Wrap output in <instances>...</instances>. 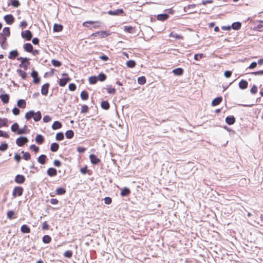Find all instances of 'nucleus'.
<instances>
[{"instance_id": "f257e3e1", "label": "nucleus", "mask_w": 263, "mask_h": 263, "mask_svg": "<svg viewBox=\"0 0 263 263\" xmlns=\"http://www.w3.org/2000/svg\"><path fill=\"white\" fill-rule=\"evenodd\" d=\"M25 117L27 121L33 118L34 121L37 122L41 119L42 114L40 111L35 112L33 110H30L25 114Z\"/></svg>"}, {"instance_id": "f03ea898", "label": "nucleus", "mask_w": 263, "mask_h": 263, "mask_svg": "<svg viewBox=\"0 0 263 263\" xmlns=\"http://www.w3.org/2000/svg\"><path fill=\"white\" fill-rule=\"evenodd\" d=\"M111 32L109 31H100L93 33L90 37L91 39H95L97 37L104 38L109 36Z\"/></svg>"}, {"instance_id": "7ed1b4c3", "label": "nucleus", "mask_w": 263, "mask_h": 263, "mask_svg": "<svg viewBox=\"0 0 263 263\" xmlns=\"http://www.w3.org/2000/svg\"><path fill=\"white\" fill-rule=\"evenodd\" d=\"M24 189L22 186L15 187L12 192V196L14 198L17 196H21L23 195Z\"/></svg>"}, {"instance_id": "20e7f679", "label": "nucleus", "mask_w": 263, "mask_h": 263, "mask_svg": "<svg viewBox=\"0 0 263 263\" xmlns=\"http://www.w3.org/2000/svg\"><path fill=\"white\" fill-rule=\"evenodd\" d=\"M31 76L33 78V82L35 84H39L41 81V78L39 77L38 72L33 70L31 73Z\"/></svg>"}, {"instance_id": "39448f33", "label": "nucleus", "mask_w": 263, "mask_h": 263, "mask_svg": "<svg viewBox=\"0 0 263 263\" xmlns=\"http://www.w3.org/2000/svg\"><path fill=\"white\" fill-rule=\"evenodd\" d=\"M17 60L21 61V63L20 64V67H23L25 70L27 69L29 63L28 62V59L27 58L20 57Z\"/></svg>"}, {"instance_id": "423d86ee", "label": "nucleus", "mask_w": 263, "mask_h": 263, "mask_svg": "<svg viewBox=\"0 0 263 263\" xmlns=\"http://www.w3.org/2000/svg\"><path fill=\"white\" fill-rule=\"evenodd\" d=\"M28 142V139L25 137H21L16 139V143L18 146H23Z\"/></svg>"}, {"instance_id": "0eeeda50", "label": "nucleus", "mask_w": 263, "mask_h": 263, "mask_svg": "<svg viewBox=\"0 0 263 263\" xmlns=\"http://www.w3.org/2000/svg\"><path fill=\"white\" fill-rule=\"evenodd\" d=\"M21 35L23 39L27 41H30L32 37V33L29 30L22 31L21 33Z\"/></svg>"}, {"instance_id": "6e6552de", "label": "nucleus", "mask_w": 263, "mask_h": 263, "mask_svg": "<svg viewBox=\"0 0 263 263\" xmlns=\"http://www.w3.org/2000/svg\"><path fill=\"white\" fill-rule=\"evenodd\" d=\"M71 81V78L69 77L60 79L59 81V84L61 87H64L68 82Z\"/></svg>"}, {"instance_id": "1a4fd4ad", "label": "nucleus", "mask_w": 263, "mask_h": 263, "mask_svg": "<svg viewBox=\"0 0 263 263\" xmlns=\"http://www.w3.org/2000/svg\"><path fill=\"white\" fill-rule=\"evenodd\" d=\"M89 159L91 163L93 164H98L101 161L100 159L94 154H90L89 155Z\"/></svg>"}, {"instance_id": "9d476101", "label": "nucleus", "mask_w": 263, "mask_h": 263, "mask_svg": "<svg viewBox=\"0 0 263 263\" xmlns=\"http://www.w3.org/2000/svg\"><path fill=\"white\" fill-rule=\"evenodd\" d=\"M107 13L111 15H119L123 14L124 13V11L122 9H118L114 11H108Z\"/></svg>"}, {"instance_id": "9b49d317", "label": "nucleus", "mask_w": 263, "mask_h": 263, "mask_svg": "<svg viewBox=\"0 0 263 263\" xmlns=\"http://www.w3.org/2000/svg\"><path fill=\"white\" fill-rule=\"evenodd\" d=\"M14 181L16 183L18 184H22L24 183L25 181V177L22 175H17L14 179Z\"/></svg>"}, {"instance_id": "f8f14e48", "label": "nucleus", "mask_w": 263, "mask_h": 263, "mask_svg": "<svg viewBox=\"0 0 263 263\" xmlns=\"http://www.w3.org/2000/svg\"><path fill=\"white\" fill-rule=\"evenodd\" d=\"M50 86L49 83L44 84L41 88V93L43 95L46 96L48 92V89Z\"/></svg>"}, {"instance_id": "ddd939ff", "label": "nucleus", "mask_w": 263, "mask_h": 263, "mask_svg": "<svg viewBox=\"0 0 263 263\" xmlns=\"http://www.w3.org/2000/svg\"><path fill=\"white\" fill-rule=\"evenodd\" d=\"M4 20L8 24H12L14 22V18L12 14L5 15Z\"/></svg>"}, {"instance_id": "4468645a", "label": "nucleus", "mask_w": 263, "mask_h": 263, "mask_svg": "<svg viewBox=\"0 0 263 263\" xmlns=\"http://www.w3.org/2000/svg\"><path fill=\"white\" fill-rule=\"evenodd\" d=\"M10 28L9 27H5L3 29V32L0 33V36L7 37L10 36Z\"/></svg>"}, {"instance_id": "2eb2a0df", "label": "nucleus", "mask_w": 263, "mask_h": 263, "mask_svg": "<svg viewBox=\"0 0 263 263\" xmlns=\"http://www.w3.org/2000/svg\"><path fill=\"white\" fill-rule=\"evenodd\" d=\"M235 121V118L233 116H228L226 118V122L229 125H232L234 124Z\"/></svg>"}, {"instance_id": "dca6fc26", "label": "nucleus", "mask_w": 263, "mask_h": 263, "mask_svg": "<svg viewBox=\"0 0 263 263\" xmlns=\"http://www.w3.org/2000/svg\"><path fill=\"white\" fill-rule=\"evenodd\" d=\"M47 173L50 177L54 176L57 175V171L55 168L50 167L48 169Z\"/></svg>"}, {"instance_id": "f3484780", "label": "nucleus", "mask_w": 263, "mask_h": 263, "mask_svg": "<svg viewBox=\"0 0 263 263\" xmlns=\"http://www.w3.org/2000/svg\"><path fill=\"white\" fill-rule=\"evenodd\" d=\"M130 194V190L126 187L123 188L121 190V191L120 193V195L122 197L128 196Z\"/></svg>"}, {"instance_id": "a211bd4d", "label": "nucleus", "mask_w": 263, "mask_h": 263, "mask_svg": "<svg viewBox=\"0 0 263 263\" xmlns=\"http://www.w3.org/2000/svg\"><path fill=\"white\" fill-rule=\"evenodd\" d=\"M16 72L21 77L22 79L26 80L27 78L28 75L26 71L22 70L21 69H17Z\"/></svg>"}, {"instance_id": "6ab92c4d", "label": "nucleus", "mask_w": 263, "mask_h": 263, "mask_svg": "<svg viewBox=\"0 0 263 263\" xmlns=\"http://www.w3.org/2000/svg\"><path fill=\"white\" fill-rule=\"evenodd\" d=\"M222 98L221 97H219L213 99L212 101L211 104L213 106H215L219 105L222 102Z\"/></svg>"}, {"instance_id": "aec40b11", "label": "nucleus", "mask_w": 263, "mask_h": 263, "mask_svg": "<svg viewBox=\"0 0 263 263\" xmlns=\"http://www.w3.org/2000/svg\"><path fill=\"white\" fill-rule=\"evenodd\" d=\"M18 55V53L16 50H12L9 52L8 58L10 59L13 60L15 59Z\"/></svg>"}, {"instance_id": "412c9836", "label": "nucleus", "mask_w": 263, "mask_h": 263, "mask_svg": "<svg viewBox=\"0 0 263 263\" xmlns=\"http://www.w3.org/2000/svg\"><path fill=\"white\" fill-rule=\"evenodd\" d=\"M7 218L9 219H14L16 217V214L13 211L10 210L8 211L7 213Z\"/></svg>"}, {"instance_id": "4be33fe9", "label": "nucleus", "mask_w": 263, "mask_h": 263, "mask_svg": "<svg viewBox=\"0 0 263 263\" xmlns=\"http://www.w3.org/2000/svg\"><path fill=\"white\" fill-rule=\"evenodd\" d=\"M0 98L1 99L4 104H7L9 102V96L7 94L1 95L0 96Z\"/></svg>"}, {"instance_id": "5701e85b", "label": "nucleus", "mask_w": 263, "mask_h": 263, "mask_svg": "<svg viewBox=\"0 0 263 263\" xmlns=\"http://www.w3.org/2000/svg\"><path fill=\"white\" fill-rule=\"evenodd\" d=\"M35 142L39 144H42L44 142V138L41 135H37L35 137Z\"/></svg>"}, {"instance_id": "b1692460", "label": "nucleus", "mask_w": 263, "mask_h": 263, "mask_svg": "<svg viewBox=\"0 0 263 263\" xmlns=\"http://www.w3.org/2000/svg\"><path fill=\"white\" fill-rule=\"evenodd\" d=\"M248 83L247 81L242 80L239 83V87L241 89H245L247 88Z\"/></svg>"}, {"instance_id": "393cba45", "label": "nucleus", "mask_w": 263, "mask_h": 263, "mask_svg": "<svg viewBox=\"0 0 263 263\" xmlns=\"http://www.w3.org/2000/svg\"><path fill=\"white\" fill-rule=\"evenodd\" d=\"M24 49L26 51L31 52L32 51L33 46L30 43H26L24 45Z\"/></svg>"}, {"instance_id": "a878e982", "label": "nucleus", "mask_w": 263, "mask_h": 263, "mask_svg": "<svg viewBox=\"0 0 263 263\" xmlns=\"http://www.w3.org/2000/svg\"><path fill=\"white\" fill-rule=\"evenodd\" d=\"M17 105L18 107L21 108H25L26 106V102L25 100H19L17 102Z\"/></svg>"}, {"instance_id": "bb28decb", "label": "nucleus", "mask_w": 263, "mask_h": 263, "mask_svg": "<svg viewBox=\"0 0 263 263\" xmlns=\"http://www.w3.org/2000/svg\"><path fill=\"white\" fill-rule=\"evenodd\" d=\"M62 123L60 122L57 121L54 122V123L52 125V128L53 130H56V129L61 128L62 127Z\"/></svg>"}, {"instance_id": "cd10ccee", "label": "nucleus", "mask_w": 263, "mask_h": 263, "mask_svg": "<svg viewBox=\"0 0 263 263\" xmlns=\"http://www.w3.org/2000/svg\"><path fill=\"white\" fill-rule=\"evenodd\" d=\"M47 157L45 155H41L37 158V161L41 164H44L46 163Z\"/></svg>"}, {"instance_id": "c85d7f7f", "label": "nucleus", "mask_w": 263, "mask_h": 263, "mask_svg": "<svg viewBox=\"0 0 263 263\" xmlns=\"http://www.w3.org/2000/svg\"><path fill=\"white\" fill-rule=\"evenodd\" d=\"M100 24L101 22L99 21H88L84 22L83 23V26L85 27L88 28L89 26L88 24Z\"/></svg>"}, {"instance_id": "c756f323", "label": "nucleus", "mask_w": 263, "mask_h": 263, "mask_svg": "<svg viewBox=\"0 0 263 263\" xmlns=\"http://www.w3.org/2000/svg\"><path fill=\"white\" fill-rule=\"evenodd\" d=\"M168 18V15L167 14H160L157 16V19L159 21H164Z\"/></svg>"}, {"instance_id": "7c9ffc66", "label": "nucleus", "mask_w": 263, "mask_h": 263, "mask_svg": "<svg viewBox=\"0 0 263 263\" xmlns=\"http://www.w3.org/2000/svg\"><path fill=\"white\" fill-rule=\"evenodd\" d=\"M59 145L57 143H52L50 145V151L52 152H55L58 151Z\"/></svg>"}, {"instance_id": "2f4dec72", "label": "nucleus", "mask_w": 263, "mask_h": 263, "mask_svg": "<svg viewBox=\"0 0 263 263\" xmlns=\"http://www.w3.org/2000/svg\"><path fill=\"white\" fill-rule=\"evenodd\" d=\"M8 126V119L0 118V128Z\"/></svg>"}, {"instance_id": "473e14b6", "label": "nucleus", "mask_w": 263, "mask_h": 263, "mask_svg": "<svg viewBox=\"0 0 263 263\" xmlns=\"http://www.w3.org/2000/svg\"><path fill=\"white\" fill-rule=\"evenodd\" d=\"M63 27L61 24H55L53 26V30L54 32H60L62 31Z\"/></svg>"}, {"instance_id": "72a5a7b5", "label": "nucleus", "mask_w": 263, "mask_h": 263, "mask_svg": "<svg viewBox=\"0 0 263 263\" xmlns=\"http://www.w3.org/2000/svg\"><path fill=\"white\" fill-rule=\"evenodd\" d=\"M21 231L23 233H29L30 232V229L26 224H24L21 227Z\"/></svg>"}, {"instance_id": "f704fd0d", "label": "nucleus", "mask_w": 263, "mask_h": 263, "mask_svg": "<svg viewBox=\"0 0 263 263\" xmlns=\"http://www.w3.org/2000/svg\"><path fill=\"white\" fill-rule=\"evenodd\" d=\"M173 72L177 76H181L183 74V70L181 68H177L173 70Z\"/></svg>"}, {"instance_id": "c9c22d12", "label": "nucleus", "mask_w": 263, "mask_h": 263, "mask_svg": "<svg viewBox=\"0 0 263 263\" xmlns=\"http://www.w3.org/2000/svg\"><path fill=\"white\" fill-rule=\"evenodd\" d=\"M196 5L195 4L189 5L184 7V10L185 12H189L190 13L195 12V11H190V10L192 9H194L196 7Z\"/></svg>"}, {"instance_id": "e433bc0d", "label": "nucleus", "mask_w": 263, "mask_h": 263, "mask_svg": "<svg viewBox=\"0 0 263 263\" xmlns=\"http://www.w3.org/2000/svg\"><path fill=\"white\" fill-rule=\"evenodd\" d=\"M101 106L103 109L107 110L109 108L110 105L108 101H103L101 102Z\"/></svg>"}, {"instance_id": "4c0bfd02", "label": "nucleus", "mask_w": 263, "mask_h": 263, "mask_svg": "<svg viewBox=\"0 0 263 263\" xmlns=\"http://www.w3.org/2000/svg\"><path fill=\"white\" fill-rule=\"evenodd\" d=\"M80 96L81 99L84 101L87 100L89 97L88 92L86 90L82 91L81 93Z\"/></svg>"}, {"instance_id": "58836bf2", "label": "nucleus", "mask_w": 263, "mask_h": 263, "mask_svg": "<svg viewBox=\"0 0 263 263\" xmlns=\"http://www.w3.org/2000/svg\"><path fill=\"white\" fill-rule=\"evenodd\" d=\"M66 190L63 187H59L56 189V194L59 195H62L65 194Z\"/></svg>"}, {"instance_id": "ea45409f", "label": "nucleus", "mask_w": 263, "mask_h": 263, "mask_svg": "<svg viewBox=\"0 0 263 263\" xmlns=\"http://www.w3.org/2000/svg\"><path fill=\"white\" fill-rule=\"evenodd\" d=\"M22 154H23V158L26 160H29L31 159V155L28 152H25L24 151H22Z\"/></svg>"}, {"instance_id": "a19ab883", "label": "nucleus", "mask_w": 263, "mask_h": 263, "mask_svg": "<svg viewBox=\"0 0 263 263\" xmlns=\"http://www.w3.org/2000/svg\"><path fill=\"white\" fill-rule=\"evenodd\" d=\"M124 30L126 32L132 33L134 32L135 28L131 26H124Z\"/></svg>"}, {"instance_id": "79ce46f5", "label": "nucleus", "mask_w": 263, "mask_h": 263, "mask_svg": "<svg viewBox=\"0 0 263 263\" xmlns=\"http://www.w3.org/2000/svg\"><path fill=\"white\" fill-rule=\"evenodd\" d=\"M241 24L239 22L233 23L232 25V28L234 30H238L241 28Z\"/></svg>"}, {"instance_id": "37998d69", "label": "nucleus", "mask_w": 263, "mask_h": 263, "mask_svg": "<svg viewBox=\"0 0 263 263\" xmlns=\"http://www.w3.org/2000/svg\"><path fill=\"white\" fill-rule=\"evenodd\" d=\"M169 36L171 37H174L176 39H183V37L181 35L177 34L174 32H172L170 35Z\"/></svg>"}, {"instance_id": "c03bdc74", "label": "nucleus", "mask_w": 263, "mask_h": 263, "mask_svg": "<svg viewBox=\"0 0 263 263\" xmlns=\"http://www.w3.org/2000/svg\"><path fill=\"white\" fill-rule=\"evenodd\" d=\"M106 91L107 93L110 94H115L116 92L115 88L112 87L111 86H107L106 87Z\"/></svg>"}, {"instance_id": "a18cd8bd", "label": "nucleus", "mask_w": 263, "mask_h": 263, "mask_svg": "<svg viewBox=\"0 0 263 263\" xmlns=\"http://www.w3.org/2000/svg\"><path fill=\"white\" fill-rule=\"evenodd\" d=\"M51 241V238L49 235H46L43 237V241L45 243H49Z\"/></svg>"}, {"instance_id": "49530a36", "label": "nucleus", "mask_w": 263, "mask_h": 263, "mask_svg": "<svg viewBox=\"0 0 263 263\" xmlns=\"http://www.w3.org/2000/svg\"><path fill=\"white\" fill-rule=\"evenodd\" d=\"M65 136L67 139H71L74 136V133L72 130H68L66 131Z\"/></svg>"}, {"instance_id": "de8ad7c7", "label": "nucleus", "mask_w": 263, "mask_h": 263, "mask_svg": "<svg viewBox=\"0 0 263 263\" xmlns=\"http://www.w3.org/2000/svg\"><path fill=\"white\" fill-rule=\"evenodd\" d=\"M137 81L138 84L140 85H143L146 83V80L145 77L142 76L138 78Z\"/></svg>"}, {"instance_id": "09e8293b", "label": "nucleus", "mask_w": 263, "mask_h": 263, "mask_svg": "<svg viewBox=\"0 0 263 263\" xmlns=\"http://www.w3.org/2000/svg\"><path fill=\"white\" fill-rule=\"evenodd\" d=\"M98 77L96 76L90 77L89 78V82L91 84H95L98 82Z\"/></svg>"}, {"instance_id": "8fccbe9b", "label": "nucleus", "mask_w": 263, "mask_h": 263, "mask_svg": "<svg viewBox=\"0 0 263 263\" xmlns=\"http://www.w3.org/2000/svg\"><path fill=\"white\" fill-rule=\"evenodd\" d=\"M64 134L62 132H60L57 134L55 139L58 141H61L64 139Z\"/></svg>"}, {"instance_id": "3c124183", "label": "nucleus", "mask_w": 263, "mask_h": 263, "mask_svg": "<svg viewBox=\"0 0 263 263\" xmlns=\"http://www.w3.org/2000/svg\"><path fill=\"white\" fill-rule=\"evenodd\" d=\"M136 62L133 60H129L126 62V65L129 68H134L136 66Z\"/></svg>"}, {"instance_id": "603ef678", "label": "nucleus", "mask_w": 263, "mask_h": 263, "mask_svg": "<svg viewBox=\"0 0 263 263\" xmlns=\"http://www.w3.org/2000/svg\"><path fill=\"white\" fill-rule=\"evenodd\" d=\"M19 129V126H18V124L17 123H14L12 125V126H11V130L13 132H18V130Z\"/></svg>"}, {"instance_id": "864d4df0", "label": "nucleus", "mask_w": 263, "mask_h": 263, "mask_svg": "<svg viewBox=\"0 0 263 263\" xmlns=\"http://www.w3.org/2000/svg\"><path fill=\"white\" fill-rule=\"evenodd\" d=\"M72 254L73 253L71 250H67L64 252V256L66 258H70L72 256Z\"/></svg>"}, {"instance_id": "5fc2aeb1", "label": "nucleus", "mask_w": 263, "mask_h": 263, "mask_svg": "<svg viewBox=\"0 0 263 263\" xmlns=\"http://www.w3.org/2000/svg\"><path fill=\"white\" fill-rule=\"evenodd\" d=\"M51 63L55 67H60L62 65V63L60 61L54 59L51 60Z\"/></svg>"}, {"instance_id": "6e6d98bb", "label": "nucleus", "mask_w": 263, "mask_h": 263, "mask_svg": "<svg viewBox=\"0 0 263 263\" xmlns=\"http://www.w3.org/2000/svg\"><path fill=\"white\" fill-rule=\"evenodd\" d=\"M8 145L6 143H2L0 145V151H5L8 149Z\"/></svg>"}, {"instance_id": "4d7b16f0", "label": "nucleus", "mask_w": 263, "mask_h": 263, "mask_svg": "<svg viewBox=\"0 0 263 263\" xmlns=\"http://www.w3.org/2000/svg\"><path fill=\"white\" fill-rule=\"evenodd\" d=\"M88 107L86 105H84L82 106L81 112L82 114L87 113L88 111Z\"/></svg>"}, {"instance_id": "13d9d810", "label": "nucleus", "mask_w": 263, "mask_h": 263, "mask_svg": "<svg viewBox=\"0 0 263 263\" xmlns=\"http://www.w3.org/2000/svg\"><path fill=\"white\" fill-rule=\"evenodd\" d=\"M7 37L6 36H0V44H1L2 47L4 48V45L6 43Z\"/></svg>"}, {"instance_id": "bf43d9fd", "label": "nucleus", "mask_w": 263, "mask_h": 263, "mask_svg": "<svg viewBox=\"0 0 263 263\" xmlns=\"http://www.w3.org/2000/svg\"><path fill=\"white\" fill-rule=\"evenodd\" d=\"M204 57V55L203 53H200V54H195L194 55V58L196 61H198L199 59H201Z\"/></svg>"}, {"instance_id": "052dcab7", "label": "nucleus", "mask_w": 263, "mask_h": 263, "mask_svg": "<svg viewBox=\"0 0 263 263\" xmlns=\"http://www.w3.org/2000/svg\"><path fill=\"white\" fill-rule=\"evenodd\" d=\"M30 148L35 153H37L39 151V147L34 144L30 145Z\"/></svg>"}, {"instance_id": "680f3d73", "label": "nucleus", "mask_w": 263, "mask_h": 263, "mask_svg": "<svg viewBox=\"0 0 263 263\" xmlns=\"http://www.w3.org/2000/svg\"><path fill=\"white\" fill-rule=\"evenodd\" d=\"M42 230H48L49 228V226L47 222V221H44L42 226Z\"/></svg>"}, {"instance_id": "e2e57ef3", "label": "nucleus", "mask_w": 263, "mask_h": 263, "mask_svg": "<svg viewBox=\"0 0 263 263\" xmlns=\"http://www.w3.org/2000/svg\"><path fill=\"white\" fill-rule=\"evenodd\" d=\"M11 5L14 7H18L20 5V3L18 0H13Z\"/></svg>"}, {"instance_id": "0e129e2a", "label": "nucleus", "mask_w": 263, "mask_h": 263, "mask_svg": "<svg viewBox=\"0 0 263 263\" xmlns=\"http://www.w3.org/2000/svg\"><path fill=\"white\" fill-rule=\"evenodd\" d=\"M98 80H100V81H104L106 80V76H105V74L104 73H100L99 74V75L98 76Z\"/></svg>"}, {"instance_id": "69168bd1", "label": "nucleus", "mask_w": 263, "mask_h": 263, "mask_svg": "<svg viewBox=\"0 0 263 263\" xmlns=\"http://www.w3.org/2000/svg\"><path fill=\"white\" fill-rule=\"evenodd\" d=\"M77 87L75 84L74 83H70L68 85V89L70 91H74L76 90Z\"/></svg>"}, {"instance_id": "338daca9", "label": "nucleus", "mask_w": 263, "mask_h": 263, "mask_svg": "<svg viewBox=\"0 0 263 263\" xmlns=\"http://www.w3.org/2000/svg\"><path fill=\"white\" fill-rule=\"evenodd\" d=\"M0 137H2L5 138H8L9 137V135L7 133L0 130Z\"/></svg>"}, {"instance_id": "774afa93", "label": "nucleus", "mask_w": 263, "mask_h": 263, "mask_svg": "<svg viewBox=\"0 0 263 263\" xmlns=\"http://www.w3.org/2000/svg\"><path fill=\"white\" fill-rule=\"evenodd\" d=\"M14 159L17 163H19L21 160V156L18 154L16 153L14 155Z\"/></svg>"}]
</instances>
